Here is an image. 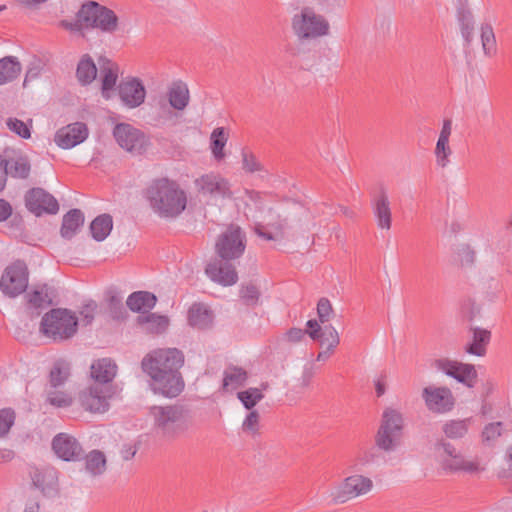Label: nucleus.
<instances>
[{"mask_svg":"<svg viewBox=\"0 0 512 512\" xmlns=\"http://www.w3.org/2000/svg\"><path fill=\"white\" fill-rule=\"evenodd\" d=\"M7 127L18 136L23 139H29L31 137L30 128L22 120L17 118H8Z\"/></svg>","mask_w":512,"mask_h":512,"instance_id":"nucleus-51","label":"nucleus"},{"mask_svg":"<svg viewBox=\"0 0 512 512\" xmlns=\"http://www.w3.org/2000/svg\"><path fill=\"white\" fill-rule=\"evenodd\" d=\"M372 488L373 482L370 478L359 474L351 475L331 494V501L333 504H344L350 499L367 494Z\"/></svg>","mask_w":512,"mask_h":512,"instance_id":"nucleus-11","label":"nucleus"},{"mask_svg":"<svg viewBox=\"0 0 512 512\" xmlns=\"http://www.w3.org/2000/svg\"><path fill=\"white\" fill-rule=\"evenodd\" d=\"M111 392L107 387L99 384L91 385L79 394L81 407L91 413H104L109 408L108 399Z\"/></svg>","mask_w":512,"mask_h":512,"instance_id":"nucleus-16","label":"nucleus"},{"mask_svg":"<svg viewBox=\"0 0 512 512\" xmlns=\"http://www.w3.org/2000/svg\"><path fill=\"white\" fill-rule=\"evenodd\" d=\"M107 304L110 315L115 320H122L127 313L123 306L122 297L113 289L107 291Z\"/></svg>","mask_w":512,"mask_h":512,"instance_id":"nucleus-42","label":"nucleus"},{"mask_svg":"<svg viewBox=\"0 0 512 512\" xmlns=\"http://www.w3.org/2000/svg\"><path fill=\"white\" fill-rule=\"evenodd\" d=\"M16 420V412L13 408L0 409V438L6 437Z\"/></svg>","mask_w":512,"mask_h":512,"instance_id":"nucleus-48","label":"nucleus"},{"mask_svg":"<svg viewBox=\"0 0 512 512\" xmlns=\"http://www.w3.org/2000/svg\"><path fill=\"white\" fill-rule=\"evenodd\" d=\"M7 174L15 179H27L30 175L31 164L26 156H17L15 158L6 159Z\"/></svg>","mask_w":512,"mask_h":512,"instance_id":"nucleus-33","label":"nucleus"},{"mask_svg":"<svg viewBox=\"0 0 512 512\" xmlns=\"http://www.w3.org/2000/svg\"><path fill=\"white\" fill-rule=\"evenodd\" d=\"M503 423L500 421L487 424L481 434L482 441L485 444H490L502 435L501 428Z\"/></svg>","mask_w":512,"mask_h":512,"instance_id":"nucleus-50","label":"nucleus"},{"mask_svg":"<svg viewBox=\"0 0 512 512\" xmlns=\"http://www.w3.org/2000/svg\"><path fill=\"white\" fill-rule=\"evenodd\" d=\"M96 309L97 303L94 300H90L83 306L80 314L83 317V321L85 322L86 325L91 324L92 321L94 320V313Z\"/></svg>","mask_w":512,"mask_h":512,"instance_id":"nucleus-59","label":"nucleus"},{"mask_svg":"<svg viewBox=\"0 0 512 512\" xmlns=\"http://www.w3.org/2000/svg\"><path fill=\"white\" fill-rule=\"evenodd\" d=\"M214 313L205 303H193L187 312V322L189 326L198 330H207L212 327Z\"/></svg>","mask_w":512,"mask_h":512,"instance_id":"nucleus-22","label":"nucleus"},{"mask_svg":"<svg viewBox=\"0 0 512 512\" xmlns=\"http://www.w3.org/2000/svg\"><path fill=\"white\" fill-rule=\"evenodd\" d=\"M143 194L151 209L161 218L174 219L187 206L186 192L176 181L166 177L152 180Z\"/></svg>","mask_w":512,"mask_h":512,"instance_id":"nucleus-2","label":"nucleus"},{"mask_svg":"<svg viewBox=\"0 0 512 512\" xmlns=\"http://www.w3.org/2000/svg\"><path fill=\"white\" fill-rule=\"evenodd\" d=\"M457 19L460 30L474 29V17L466 4L461 3L457 9Z\"/></svg>","mask_w":512,"mask_h":512,"instance_id":"nucleus-49","label":"nucleus"},{"mask_svg":"<svg viewBox=\"0 0 512 512\" xmlns=\"http://www.w3.org/2000/svg\"><path fill=\"white\" fill-rule=\"evenodd\" d=\"M25 206L35 216L56 214L59 211L57 199L40 187H34L25 194Z\"/></svg>","mask_w":512,"mask_h":512,"instance_id":"nucleus-13","label":"nucleus"},{"mask_svg":"<svg viewBox=\"0 0 512 512\" xmlns=\"http://www.w3.org/2000/svg\"><path fill=\"white\" fill-rule=\"evenodd\" d=\"M254 232L258 237L263 238L264 240H267V241L275 240V236L273 235V233L265 231V227L262 223L255 224Z\"/></svg>","mask_w":512,"mask_h":512,"instance_id":"nucleus-64","label":"nucleus"},{"mask_svg":"<svg viewBox=\"0 0 512 512\" xmlns=\"http://www.w3.org/2000/svg\"><path fill=\"white\" fill-rule=\"evenodd\" d=\"M469 332L472 333V339L465 345L464 351L478 357L485 356L487 353V346L491 341V331L470 325Z\"/></svg>","mask_w":512,"mask_h":512,"instance_id":"nucleus-23","label":"nucleus"},{"mask_svg":"<svg viewBox=\"0 0 512 512\" xmlns=\"http://www.w3.org/2000/svg\"><path fill=\"white\" fill-rule=\"evenodd\" d=\"M242 164L243 169L249 173L261 171L263 169L261 163L257 160L256 156L245 149L242 150Z\"/></svg>","mask_w":512,"mask_h":512,"instance_id":"nucleus-52","label":"nucleus"},{"mask_svg":"<svg viewBox=\"0 0 512 512\" xmlns=\"http://www.w3.org/2000/svg\"><path fill=\"white\" fill-rule=\"evenodd\" d=\"M376 458V454L373 450H366L360 453L355 461V464L353 465V468L355 470H360L361 467L366 466L372 462H374Z\"/></svg>","mask_w":512,"mask_h":512,"instance_id":"nucleus-58","label":"nucleus"},{"mask_svg":"<svg viewBox=\"0 0 512 512\" xmlns=\"http://www.w3.org/2000/svg\"><path fill=\"white\" fill-rule=\"evenodd\" d=\"M441 465L445 471L449 472L463 471L473 474L484 470V468L480 467L477 461H467L459 452L454 458H451V460H443Z\"/></svg>","mask_w":512,"mask_h":512,"instance_id":"nucleus-31","label":"nucleus"},{"mask_svg":"<svg viewBox=\"0 0 512 512\" xmlns=\"http://www.w3.org/2000/svg\"><path fill=\"white\" fill-rule=\"evenodd\" d=\"M97 76V67L89 54H84L81 56L77 68H76V78L78 82L82 86H87L91 84Z\"/></svg>","mask_w":512,"mask_h":512,"instance_id":"nucleus-30","label":"nucleus"},{"mask_svg":"<svg viewBox=\"0 0 512 512\" xmlns=\"http://www.w3.org/2000/svg\"><path fill=\"white\" fill-rule=\"evenodd\" d=\"M372 207L378 227L389 230L392 226V212L388 195L384 189H381L373 199Z\"/></svg>","mask_w":512,"mask_h":512,"instance_id":"nucleus-24","label":"nucleus"},{"mask_svg":"<svg viewBox=\"0 0 512 512\" xmlns=\"http://www.w3.org/2000/svg\"><path fill=\"white\" fill-rule=\"evenodd\" d=\"M28 282V266L24 260L17 259L4 269L0 279V290L5 296L16 298L26 291Z\"/></svg>","mask_w":512,"mask_h":512,"instance_id":"nucleus-8","label":"nucleus"},{"mask_svg":"<svg viewBox=\"0 0 512 512\" xmlns=\"http://www.w3.org/2000/svg\"><path fill=\"white\" fill-rule=\"evenodd\" d=\"M148 415L155 435L166 441L178 439L190 428L191 412L183 404L153 405Z\"/></svg>","mask_w":512,"mask_h":512,"instance_id":"nucleus-3","label":"nucleus"},{"mask_svg":"<svg viewBox=\"0 0 512 512\" xmlns=\"http://www.w3.org/2000/svg\"><path fill=\"white\" fill-rule=\"evenodd\" d=\"M481 42L485 55L492 56L496 53V39L489 23H484L481 26Z\"/></svg>","mask_w":512,"mask_h":512,"instance_id":"nucleus-44","label":"nucleus"},{"mask_svg":"<svg viewBox=\"0 0 512 512\" xmlns=\"http://www.w3.org/2000/svg\"><path fill=\"white\" fill-rule=\"evenodd\" d=\"M184 362V353L177 348L156 349L143 357L141 368L149 376L154 394L175 398L182 393L185 382L180 369Z\"/></svg>","mask_w":512,"mask_h":512,"instance_id":"nucleus-1","label":"nucleus"},{"mask_svg":"<svg viewBox=\"0 0 512 512\" xmlns=\"http://www.w3.org/2000/svg\"><path fill=\"white\" fill-rule=\"evenodd\" d=\"M305 334L306 333L303 329L293 327V328H290L286 332V337L289 342L297 343V342H300L304 338Z\"/></svg>","mask_w":512,"mask_h":512,"instance_id":"nucleus-61","label":"nucleus"},{"mask_svg":"<svg viewBox=\"0 0 512 512\" xmlns=\"http://www.w3.org/2000/svg\"><path fill=\"white\" fill-rule=\"evenodd\" d=\"M30 477L33 486L39 489L44 496H54L58 492L57 471L52 467H31Z\"/></svg>","mask_w":512,"mask_h":512,"instance_id":"nucleus-21","label":"nucleus"},{"mask_svg":"<svg viewBox=\"0 0 512 512\" xmlns=\"http://www.w3.org/2000/svg\"><path fill=\"white\" fill-rule=\"evenodd\" d=\"M118 95L125 106L136 108L144 103L146 89L140 79L131 78L120 82L118 85Z\"/></svg>","mask_w":512,"mask_h":512,"instance_id":"nucleus-20","label":"nucleus"},{"mask_svg":"<svg viewBox=\"0 0 512 512\" xmlns=\"http://www.w3.org/2000/svg\"><path fill=\"white\" fill-rule=\"evenodd\" d=\"M435 365L447 376L456 379L469 388H473L476 384L478 373L473 364L450 359H438L435 361Z\"/></svg>","mask_w":512,"mask_h":512,"instance_id":"nucleus-14","label":"nucleus"},{"mask_svg":"<svg viewBox=\"0 0 512 512\" xmlns=\"http://www.w3.org/2000/svg\"><path fill=\"white\" fill-rule=\"evenodd\" d=\"M461 313L463 318L472 323L477 317L481 314V306L478 305L475 301L468 300L462 305Z\"/></svg>","mask_w":512,"mask_h":512,"instance_id":"nucleus-53","label":"nucleus"},{"mask_svg":"<svg viewBox=\"0 0 512 512\" xmlns=\"http://www.w3.org/2000/svg\"><path fill=\"white\" fill-rule=\"evenodd\" d=\"M205 273L213 282L222 286H232L238 281V273L232 261L219 257L206 265Z\"/></svg>","mask_w":512,"mask_h":512,"instance_id":"nucleus-17","label":"nucleus"},{"mask_svg":"<svg viewBox=\"0 0 512 512\" xmlns=\"http://www.w3.org/2000/svg\"><path fill=\"white\" fill-rule=\"evenodd\" d=\"M194 185L199 194L213 199L232 197L229 181L218 173L210 172L195 179Z\"/></svg>","mask_w":512,"mask_h":512,"instance_id":"nucleus-12","label":"nucleus"},{"mask_svg":"<svg viewBox=\"0 0 512 512\" xmlns=\"http://www.w3.org/2000/svg\"><path fill=\"white\" fill-rule=\"evenodd\" d=\"M49 286L44 284L40 290H33L27 294L28 304L34 308H42L52 304V300L49 298Z\"/></svg>","mask_w":512,"mask_h":512,"instance_id":"nucleus-45","label":"nucleus"},{"mask_svg":"<svg viewBox=\"0 0 512 512\" xmlns=\"http://www.w3.org/2000/svg\"><path fill=\"white\" fill-rule=\"evenodd\" d=\"M12 214V206L5 199H0V222L7 220Z\"/></svg>","mask_w":512,"mask_h":512,"instance_id":"nucleus-63","label":"nucleus"},{"mask_svg":"<svg viewBox=\"0 0 512 512\" xmlns=\"http://www.w3.org/2000/svg\"><path fill=\"white\" fill-rule=\"evenodd\" d=\"M46 402L57 408H65L72 405L73 399L71 395L65 391L57 390V388L46 389Z\"/></svg>","mask_w":512,"mask_h":512,"instance_id":"nucleus-43","label":"nucleus"},{"mask_svg":"<svg viewBox=\"0 0 512 512\" xmlns=\"http://www.w3.org/2000/svg\"><path fill=\"white\" fill-rule=\"evenodd\" d=\"M21 72V64L16 57L6 56L0 59V85L12 82Z\"/></svg>","mask_w":512,"mask_h":512,"instance_id":"nucleus-34","label":"nucleus"},{"mask_svg":"<svg viewBox=\"0 0 512 512\" xmlns=\"http://www.w3.org/2000/svg\"><path fill=\"white\" fill-rule=\"evenodd\" d=\"M78 318L75 313L64 308H54L47 312L41 320L40 331L54 341L67 340L75 335Z\"/></svg>","mask_w":512,"mask_h":512,"instance_id":"nucleus-4","label":"nucleus"},{"mask_svg":"<svg viewBox=\"0 0 512 512\" xmlns=\"http://www.w3.org/2000/svg\"><path fill=\"white\" fill-rule=\"evenodd\" d=\"M259 419L260 415L258 411L250 410L242 424L243 431L249 432L253 435L256 434L259 430Z\"/></svg>","mask_w":512,"mask_h":512,"instance_id":"nucleus-57","label":"nucleus"},{"mask_svg":"<svg viewBox=\"0 0 512 512\" xmlns=\"http://www.w3.org/2000/svg\"><path fill=\"white\" fill-rule=\"evenodd\" d=\"M117 373V365L110 358L98 359L91 365V376L95 384L104 385L110 383Z\"/></svg>","mask_w":512,"mask_h":512,"instance_id":"nucleus-25","label":"nucleus"},{"mask_svg":"<svg viewBox=\"0 0 512 512\" xmlns=\"http://www.w3.org/2000/svg\"><path fill=\"white\" fill-rule=\"evenodd\" d=\"M239 298L243 305L247 307H256L260 302L261 291L252 281L245 282L240 285Z\"/></svg>","mask_w":512,"mask_h":512,"instance_id":"nucleus-39","label":"nucleus"},{"mask_svg":"<svg viewBox=\"0 0 512 512\" xmlns=\"http://www.w3.org/2000/svg\"><path fill=\"white\" fill-rule=\"evenodd\" d=\"M247 244L246 233L236 224H230L215 242V254L223 260H237L242 257Z\"/></svg>","mask_w":512,"mask_h":512,"instance_id":"nucleus-7","label":"nucleus"},{"mask_svg":"<svg viewBox=\"0 0 512 512\" xmlns=\"http://www.w3.org/2000/svg\"><path fill=\"white\" fill-rule=\"evenodd\" d=\"M85 468L93 476H99L106 470V457L100 450H92L84 455Z\"/></svg>","mask_w":512,"mask_h":512,"instance_id":"nucleus-40","label":"nucleus"},{"mask_svg":"<svg viewBox=\"0 0 512 512\" xmlns=\"http://www.w3.org/2000/svg\"><path fill=\"white\" fill-rule=\"evenodd\" d=\"M156 302L155 294L148 291H136L128 296L126 305L131 311L140 313L146 309H152Z\"/></svg>","mask_w":512,"mask_h":512,"instance_id":"nucleus-29","label":"nucleus"},{"mask_svg":"<svg viewBox=\"0 0 512 512\" xmlns=\"http://www.w3.org/2000/svg\"><path fill=\"white\" fill-rule=\"evenodd\" d=\"M326 338L329 339L328 341H325V343L328 344V351L333 352L334 348L339 345L340 338L336 329L330 324L323 327L322 339Z\"/></svg>","mask_w":512,"mask_h":512,"instance_id":"nucleus-56","label":"nucleus"},{"mask_svg":"<svg viewBox=\"0 0 512 512\" xmlns=\"http://www.w3.org/2000/svg\"><path fill=\"white\" fill-rule=\"evenodd\" d=\"M304 331L312 340L319 341L322 345L325 344V341L329 340L328 338L322 339L323 327L320 326L316 319L308 320Z\"/></svg>","mask_w":512,"mask_h":512,"instance_id":"nucleus-54","label":"nucleus"},{"mask_svg":"<svg viewBox=\"0 0 512 512\" xmlns=\"http://www.w3.org/2000/svg\"><path fill=\"white\" fill-rule=\"evenodd\" d=\"M461 254H462L463 260L467 264H469V265L474 264L475 258H476V253L470 245H468V244L464 245L461 249Z\"/></svg>","mask_w":512,"mask_h":512,"instance_id":"nucleus-62","label":"nucleus"},{"mask_svg":"<svg viewBox=\"0 0 512 512\" xmlns=\"http://www.w3.org/2000/svg\"><path fill=\"white\" fill-rule=\"evenodd\" d=\"M88 134L85 123L75 122L60 128L55 134L54 141L60 148L70 149L84 142Z\"/></svg>","mask_w":512,"mask_h":512,"instance_id":"nucleus-19","label":"nucleus"},{"mask_svg":"<svg viewBox=\"0 0 512 512\" xmlns=\"http://www.w3.org/2000/svg\"><path fill=\"white\" fill-rule=\"evenodd\" d=\"M84 214L80 209L74 208L64 214L60 234L64 239H72L77 230L84 224Z\"/></svg>","mask_w":512,"mask_h":512,"instance_id":"nucleus-26","label":"nucleus"},{"mask_svg":"<svg viewBox=\"0 0 512 512\" xmlns=\"http://www.w3.org/2000/svg\"><path fill=\"white\" fill-rule=\"evenodd\" d=\"M422 398L427 409L433 413L450 412L455 405V398L448 387H425L422 391Z\"/></svg>","mask_w":512,"mask_h":512,"instance_id":"nucleus-15","label":"nucleus"},{"mask_svg":"<svg viewBox=\"0 0 512 512\" xmlns=\"http://www.w3.org/2000/svg\"><path fill=\"white\" fill-rule=\"evenodd\" d=\"M471 422V418L450 420L443 425L442 431L447 438L460 439L468 433Z\"/></svg>","mask_w":512,"mask_h":512,"instance_id":"nucleus-38","label":"nucleus"},{"mask_svg":"<svg viewBox=\"0 0 512 512\" xmlns=\"http://www.w3.org/2000/svg\"><path fill=\"white\" fill-rule=\"evenodd\" d=\"M113 136L121 148L135 155H142L150 145L145 133L128 123L117 124Z\"/></svg>","mask_w":512,"mask_h":512,"instance_id":"nucleus-10","label":"nucleus"},{"mask_svg":"<svg viewBox=\"0 0 512 512\" xmlns=\"http://www.w3.org/2000/svg\"><path fill=\"white\" fill-rule=\"evenodd\" d=\"M237 398L247 410H252L264 395L259 388H248L237 393Z\"/></svg>","mask_w":512,"mask_h":512,"instance_id":"nucleus-46","label":"nucleus"},{"mask_svg":"<svg viewBox=\"0 0 512 512\" xmlns=\"http://www.w3.org/2000/svg\"><path fill=\"white\" fill-rule=\"evenodd\" d=\"M167 96L169 104L176 110H184L189 104V89L187 84L181 80L172 83L168 89Z\"/></svg>","mask_w":512,"mask_h":512,"instance_id":"nucleus-28","label":"nucleus"},{"mask_svg":"<svg viewBox=\"0 0 512 512\" xmlns=\"http://www.w3.org/2000/svg\"><path fill=\"white\" fill-rule=\"evenodd\" d=\"M435 449H443L444 453L450 458H454L458 453L455 446L445 439L437 440L435 442Z\"/></svg>","mask_w":512,"mask_h":512,"instance_id":"nucleus-60","label":"nucleus"},{"mask_svg":"<svg viewBox=\"0 0 512 512\" xmlns=\"http://www.w3.org/2000/svg\"><path fill=\"white\" fill-rule=\"evenodd\" d=\"M211 151L216 160L220 161L224 158V147L227 142V135L223 127H218L213 130L210 137Z\"/></svg>","mask_w":512,"mask_h":512,"instance_id":"nucleus-41","label":"nucleus"},{"mask_svg":"<svg viewBox=\"0 0 512 512\" xmlns=\"http://www.w3.org/2000/svg\"><path fill=\"white\" fill-rule=\"evenodd\" d=\"M100 72H101V89L103 95L112 90L118 79L119 67L118 65L105 56L99 58Z\"/></svg>","mask_w":512,"mask_h":512,"instance_id":"nucleus-27","label":"nucleus"},{"mask_svg":"<svg viewBox=\"0 0 512 512\" xmlns=\"http://www.w3.org/2000/svg\"><path fill=\"white\" fill-rule=\"evenodd\" d=\"M113 228V219L110 214L98 215L90 224L92 238L98 242L105 240Z\"/></svg>","mask_w":512,"mask_h":512,"instance_id":"nucleus-32","label":"nucleus"},{"mask_svg":"<svg viewBox=\"0 0 512 512\" xmlns=\"http://www.w3.org/2000/svg\"><path fill=\"white\" fill-rule=\"evenodd\" d=\"M333 308L328 298L322 297L317 303V314L319 321L324 324L330 320Z\"/></svg>","mask_w":512,"mask_h":512,"instance_id":"nucleus-55","label":"nucleus"},{"mask_svg":"<svg viewBox=\"0 0 512 512\" xmlns=\"http://www.w3.org/2000/svg\"><path fill=\"white\" fill-rule=\"evenodd\" d=\"M404 419L402 414L393 408H386L383 411L381 423L375 436L376 446L384 451H393L399 444Z\"/></svg>","mask_w":512,"mask_h":512,"instance_id":"nucleus-6","label":"nucleus"},{"mask_svg":"<svg viewBox=\"0 0 512 512\" xmlns=\"http://www.w3.org/2000/svg\"><path fill=\"white\" fill-rule=\"evenodd\" d=\"M295 34L301 39L316 38L328 34L329 23L310 7H304L292 20Z\"/></svg>","mask_w":512,"mask_h":512,"instance_id":"nucleus-9","label":"nucleus"},{"mask_svg":"<svg viewBox=\"0 0 512 512\" xmlns=\"http://www.w3.org/2000/svg\"><path fill=\"white\" fill-rule=\"evenodd\" d=\"M248 379V373L242 367L230 365L224 371L222 387L228 390L229 386L233 389L243 386Z\"/></svg>","mask_w":512,"mask_h":512,"instance_id":"nucleus-35","label":"nucleus"},{"mask_svg":"<svg viewBox=\"0 0 512 512\" xmlns=\"http://www.w3.org/2000/svg\"><path fill=\"white\" fill-rule=\"evenodd\" d=\"M76 16L87 29H98L104 33H114L118 29L119 18L116 13L97 1L84 2Z\"/></svg>","mask_w":512,"mask_h":512,"instance_id":"nucleus-5","label":"nucleus"},{"mask_svg":"<svg viewBox=\"0 0 512 512\" xmlns=\"http://www.w3.org/2000/svg\"><path fill=\"white\" fill-rule=\"evenodd\" d=\"M434 153L437 165L442 168L446 167L450 162L449 157L452 154V150L449 146V140L438 138Z\"/></svg>","mask_w":512,"mask_h":512,"instance_id":"nucleus-47","label":"nucleus"},{"mask_svg":"<svg viewBox=\"0 0 512 512\" xmlns=\"http://www.w3.org/2000/svg\"><path fill=\"white\" fill-rule=\"evenodd\" d=\"M54 453L64 461H81L84 459V450L79 441L67 434L59 433L52 439Z\"/></svg>","mask_w":512,"mask_h":512,"instance_id":"nucleus-18","label":"nucleus"},{"mask_svg":"<svg viewBox=\"0 0 512 512\" xmlns=\"http://www.w3.org/2000/svg\"><path fill=\"white\" fill-rule=\"evenodd\" d=\"M137 322L141 325L146 324V330L153 334L163 333L169 325L167 316L157 315L155 313L140 315L137 318Z\"/></svg>","mask_w":512,"mask_h":512,"instance_id":"nucleus-36","label":"nucleus"},{"mask_svg":"<svg viewBox=\"0 0 512 512\" xmlns=\"http://www.w3.org/2000/svg\"><path fill=\"white\" fill-rule=\"evenodd\" d=\"M69 376V364L62 359L55 361L49 373V387L58 388L59 386H62L68 380Z\"/></svg>","mask_w":512,"mask_h":512,"instance_id":"nucleus-37","label":"nucleus"}]
</instances>
